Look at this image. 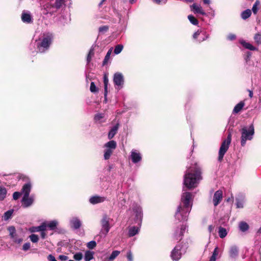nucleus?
Here are the masks:
<instances>
[{
	"instance_id": "1",
	"label": "nucleus",
	"mask_w": 261,
	"mask_h": 261,
	"mask_svg": "<svg viewBox=\"0 0 261 261\" xmlns=\"http://www.w3.org/2000/svg\"><path fill=\"white\" fill-rule=\"evenodd\" d=\"M193 195L191 193L185 192L181 197L180 204L175 214V218L179 221H187L193 204Z\"/></svg>"
},
{
	"instance_id": "2",
	"label": "nucleus",
	"mask_w": 261,
	"mask_h": 261,
	"mask_svg": "<svg viewBox=\"0 0 261 261\" xmlns=\"http://www.w3.org/2000/svg\"><path fill=\"white\" fill-rule=\"evenodd\" d=\"M201 172L197 166L188 168L184 176V185L189 189L196 187L201 179Z\"/></svg>"
},
{
	"instance_id": "3",
	"label": "nucleus",
	"mask_w": 261,
	"mask_h": 261,
	"mask_svg": "<svg viewBox=\"0 0 261 261\" xmlns=\"http://www.w3.org/2000/svg\"><path fill=\"white\" fill-rule=\"evenodd\" d=\"M53 39V35L50 33L43 34L37 41V48L39 52L44 53L48 49Z\"/></svg>"
},
{
	"instance_id": "4",
	"label": "nucleus",
	"mask_w": 261,
	"mask_h": 261,
	"mask_svg": "<svg viewBox=\"0 0 261 261\" xmlns=\"http://www.w3.org/2000/svg\"><path fill=\"white\" fill-rule=\"evenodd\" d=\"M254 134V129L252 124L248 127H244L241 130V144L244 146L247 140H251Z\"/></svg>"
},
{
	"instance_id": "5",
	"label": "nucleus",
	"mask_w": 261,
	"mask_h": 261,
	"mask_svg": "<svg viewBox=\"0 0 261 261\" xmlns=\"http://www.w3.org/2000/svg\"><path fill=\"white\" fill-rule=\"evenodd\" d=\"M231 140V135L230 133H229L228 135L227 138L226 140H224L221 145L219 151V158L218 159L219 161H221L223 158V156L225 153L227 151L229 146L230 144Z\"/></svg>"
},
{
	"instance_id": "6",
	"label": "nucleus",
	"mask_w": 261,
	"mask_h": 261,
	"mask_svg": "<svg viewBox=\"0 0 261 261\" xmlns=\"http://www.w3.org/2000/svg\"><path fill=\"white\" fill-rule=\"evenodd\" d=\"M109 219V218L106 215H105L100 221L101 225V232L105 235L107 234L111 228Z\"/></svg>"
},
{
	"instance_id": "7",
	"label": "nucleus",
	"mask_w": 261,
	"mask_h": 261,
	"mask_svg": "<svg viewBox=\"0 0 261 261\" xmlns=\"http://www.w3.org/2000/svg\"><path fill=\"white\" fill-rule=\"evenodd\" d=\"M113 81L116 88L118 90L120 89L123 87L124 83V79L122 74L119 72L115 73Z\"/></svg>"
},
{
	"instance_id": "8",
	"label": "nucleus",
	"mask_w": 261,
	"mask_h": 261,
	"mask_svg": "<svg viewBox=\"0 0 261 261\" xmlns=\"http://www.w3.org/2000/svg\"><path fill=\"white\" fill-rule=\"evenodd\" d=\"M181 247L180 245H176L171 253V257L173 260L178 261L181 257Z\"/></svg>"
},
{
	"instance_id": "9",
	"label": "nucleus",
	"mask_w": 261,
	"mask_h": 261,
	"mask_svg": "<svg viewBox=\"0 0 261 261\" xmlns=\"http://www.w3.org/2000/svg\"><path fill=\"white\" fill-rule=\"evenodd\" d=\"M186 226L184 225H180V227H177L173 233V237L176 240H180L182 237L186 232Z\"/></svg>"
},
{
	"instance_id": "10",
	"label": "nucleus",
	"mask_w": 261,
	"mask_h": 261,
	"mask_svg": "<svg viewBox=\"0 0 261 261\" xmlns=\"http://www.w3.org/2000/svg\"><path fill=\"white\" fill-rule=\"evenodd\" d=\"M34 195H27L22 196V198L21 200L22 205L24 207H28L30 206L33 204L34 201Z\"/></svg>"
},
{
	"instance_id": "11",
	"label": "nucleus",
	"mask_w": 261,
	"mask_h": 261,
	"mask_svg": "<svg viewBox=\"0 0 261 261\" xmlns=\"http://www.w3.org/2000/svg\"><path fill=\"white\" fill-rule=\"evenodd\" d=\"M130 159L134 163L136 164L141 161L142 155L139 151L133 149L130 152Z\"/></svg>"
},
{
	"instance_id": "12",
	"label": "nucleus",
	"mask_w": 261,
	"mask_h": 261,
	"mask_svg": "<svg viewBox=\"0 0 261 261\" xmlns=\"http://www.w3.org/2000/svg\"><path fill=\"white\" fill-rule=\"evenodd\" d=\"M8 230L9 232L10 236L12 239L17 243H20L22 240L21 239H19L17 237L15 228L12 226L8 227Z\"/></svg>"
},
{
	"instance_id": "13",
	"label": "nucleus",
	"mask_w": 261,
	"mask_h": 261,
	"mask_svg": "<svg viewBox=\"0 0 261 261\" xmlns=\"http://www.w3.org/2000/svg\"><path fill=\"white\" fill-rule=\"evenodd\" d=\"M223 197V192L221 190L217 191L214 195L213 203L215 206L218 205L221 201Z\"/></svg>"
},
{
	"instance_id": "14",
	"label": "nucleus",
	"mask_w": 261,
	"mask_h": 261,
	"mask_svg": "<svg viewBox=\"0 0 261 261\" xmlns=\"http://www.w3.org/2000/svg\"><path fill=\"white\" fill-rule=\"evenodd\" d=\"M32 188V184L31 182H28L25 184L21 190V194L22 196L29 195Z\"/></svg>"
},
{
	"instance_id": "15",
	"label": "nucleus",
	"mask_w": 261,
	"mask_h": 261,
	"mask_svg": "<svg viewBox=\"0 0 261 261\" xmlns=\"http://www.w3.org/2000/svg\"><path fill=\"white\" fill-rule=\"evenodd\" d=\"M237 207L242 208L244 207L245 202V196L243 194H239L236 198Z\"/></svg>"
},
{
	"instance_id": "16",
	"label": "nucleus",
	"mask_w": 261,
	"mask_h": 261,
	"mask_svg": "<svg viewBox=\"0 0 261 261\" xmlns=\"http://www.w3.org/2000/svg\"><path fill=\"white\" fill-rule=\"evenodd\" d=\"M133 211L135 214L136 218L141 220L143 216L142 210L141 206L135 204L133 207Z\"/></svg>"
},
{
	"instance_id": "17",
	"label": "nucleus",
	"mask_w": 261,
	"mask_h": 261,
	"mask_svg": "<svg viewBox=\"0 0 261 261\" xmlns=\"http://www.w3.org/2000/svg\"><path fill=\"white\" fill-rule=\"evenodd\" d=\"M106 198L99 196H94L89 199L90 202L92 204H95L99 203H101L105 201Z\"/></svg>"
},
{
	"instance_id": "18",
	"label": "nucleus",
	"mask_w": 261,
	"mask_h": 261,
	"mask_svg": "<svg viewBox=\"0 0 261 261\" xmlns=\"http://www.w3.org/2000/svg\"><path fill=\"white\" fill-rule=\"evenodd\" d=\"M191 10L194 13H199L203 15H205L206 13L203 10L202 7L196 4H193L191 6Z\"/></svg>"
},
{
	"instance_id": "19",
	"label": "nucleus",
	"mask_w": 261,
	"mask_h": 261,
	"mask_svg": "<svg viewBox=\"0 0 261 261\" xmlns=\"http://www.w3.org/2000/svg\"><path fill=\"white\" fill-rule=\"evenodd\" d=\"M58 224V222L57 220H53L49 222H46L43 223V225H45L46 226V230H47V229L49 230L55 229Z\"/></svg>"
},
{
	"instance_id": "20",
	"label": "nucleus",
	"mask_w": 261,
	"mask_h": 261,
	"mask_svg": "<svg viewBox=\"0 0 261 261\" xmlns=\"http://www.w3.org/2000/svg\"><path fill=\"white\" fill-rule=\"evenodd\" d=\"M43 8L45 11V14H53L54 12V9H55L54 4L48 3L43 6Z\"/></svg>"
},
{
	"instance_id": "21",
	"label": "nucleus",
	"mask_w": 261,
	"mask_h": 261,
	"mask_svg": "<svg viewBox=\"0 0 261 261\" xmlns=\"http://www.w3.org/2000/svg\"><path fill=\"white\" fill-rule=\"evenodd\" d=\"M239 249L236 246H231L229 251V256L232 258L236 259L238 255Z\"/></svg>"
},
{
	"instance_id": "22",
	"label": "nucleus",
	"mask_w": 261,
	"mask_h": 261,
	"mask_svg": "<svg viewBox=\"0 0 261 261\" xmlns=\"http://www.w3.org/2000/svg\"><path fill=\"white\" fill-rule=\"evenodd\" d=\"M70 222L71 226L72 228L76 229L79 228L81 227V224H82V223H81V221H80V220L76 217L72 218L70 220Z\"/></svg>"
},
{
	"instance_id": "23",
	"label": "nucleus",
	"mask_w": 261,
	"mask_h": 261,
	"mask_svg": "<svg viewBox=\"0 0 261 261\" xmlns=\"http://www.w3.org/2000/svg\"><path fill=\"white\" fill-rule=\"evenodd\" d=\"M42 230H46V226L43 225V223L40 226L32 227L29 229V231L31 232H39Z\"/></svg>"
},
{
	"instance_id": "24",
	"label": "nucleus",
	"mask_w": 261,
	"mask_h": 261,
	"mask_svg": "<svg viewBox=\"0 0 261 261\" xmlns=\"http://www.w3.org/2000/svg\"><path fill=\"white\" fill-rule=\"evenodd\" d=\"M119 127V124H116L110 130L108 134V138L109 139H112L115 134L117 133Z\"/></svg>"
},
{
	"instance_id": "25",
	"label": "nucleus",
	"mask_w": 261,
	"mask_h": 261,
	"mask_svg": "<svg viewBox=\"0 0 261 261\" xmlns=\"http://www.w3.org/2000/svg\"><path fill=\"white\" fill-rule=\"evenodd\" d=\"M21 19L23 22L30 23L32 21L31 15L26 12H23L21 15Z\"/></svg>"
},
{
	"instance_id": "26",
	"label": "nucleus",
	"mask_w": 261,
	"mask_h": 261,
	"mask_svg": "<svg viewBox=\"0 0 261 261\" xmlns=\"http://www.w3.org/2000/svg\"><path fill=\"white\" fill-rule=\"evenodd\" d=\"M120 252L118 250H115L112 252L109 257L106 258L103 261H113L120 254Z\"/></svg>"
},
{
	"instance_id": "27",
	"label": "nucleus",
	"mask_w": 261,
	"mask_h": 261,
	"mask_svg": "<svg viewBox=\"0 0 261 261\" xmlns=\"http://www.w3.org/2000/svg\"><path fill=\"white\" fill-rule=\"evenodd\" d=\"M240 43L246 48L250 49L251 50H257L256 48L254 47L252 45H251L250 43L246 42L244 40H240Z\"/></svg>"
},
{
	"instance_id": "28",
	"label": "nucleus",
	"mask_w": 261,
	"mask_h": 261,
	"mask_svg": "<svg viewBox=\"0 0 261 261\" xmlns=\"http://www.w3.org/2000/svg\"><path fill=\"white\" fill-rule=\"evenodd\" d=\"M116 146H117L116 142L114 140L109 141L108 142L106 143L104 145V146L105 147H106L107 148L111 149V150H113L116 148Z\"/></svg>"
},
{
	"instance_id": "29",
	"label": "nucleus",
	"mask_w": 261,
	"mask_h": 261,
	"mask_svg": "<svg viewBox=\"0 0 261 261\" xmlns=\"http://www.w3.org/2000/svg\"><path fill=\"white\" fill-rule=\"evenodd\" d=\"M239 227L241 231L245 232L248 230L249 227L246 222L242 221L239 223Z\"/></svg>"
},
{
	"instance_id": "30",
	"label": "nucleus",
	"mask_w": 261,
	"mask_h": 261,
	"mask_svg": "<svg viewBox=\"0 0 261 261\" xmlns=\"http://www.w3.org/2000/svg\"><path fill=\"white\" fill-rule=\"evenodd\" d=\"M245 103L243 101H241L238 103L234 108L233 113H239L244 107Z\"/></svg>"
},
{
	"instance_id": "31",
	"label": "nucleus",
	"mask_w": 261,
	"mask_h": 261,
	"mask_svg": "<svg viewBox=\"0 0 261 261\" xmlns=\"http://www.w3.org/2000/svg\"><path fill=\"white\" fill-rule=\"evenodd\" d=\"M94 252L91 251H87L85 253L84 259L85 261H90L93 258Z\"/></svg>"
},
{
	"instance_id": "32",
	"label": "nucleus",
	"mask_w": 261,
	"mask_h": 261,
	"mask_svg": "<svg viewBox=\"0 0 261 261\" xmlns=\"http://www.w3.org/2000/svg\"><path fill=\"white\" fill-rule=\"evenodd\" d=\"M139 228L136 226H133L129 228L128 234L129 237H133L139 232Z\"/></svg>"
},
{
	"instance_id": "33",
	"label": "nucleus",
	"mask_w": 261,
	"mask_h": 261,
	"mask_svg": "<svg viewBox=\"0 0 261 261\" xmlns=\"http://www.w3.org/2000/svg\"><path fill=\"white\" fill-rule=\"evenodd\" d=\"M7 195V190L5 188L0 186V200H3Z\"/></svg>"
},
{
	"instance_id": "34",
	"label": "nucleus",
	"mask_w": 261,
	"mask_h": 261,
	"mask_svg": "<svg viewBox=\"0 0 261 261\" xmlns=\"http://www.w3.org/2000/svg\"><path fill=\"white\" fill-rule=\"evenodd\" d=\"M103 83L105 85V96L106 97L108 92V85L109 83L108 77L106 74H105L103 76Z\"/></svg>"
},
{
	"instance_id": "35",
	"label": "nucleus",
	"mask_w": 261,
	"mask_h": 261,
	"mask_svg": "<svg viewBox=\"0 0 261 261\" xmlns=\"http://www.w3.org/2000/svg\"><path fill=\"white\" fill-rule=\"evenodd\" d=\"M251 14V11L249 9H247L243 11L241 14V17L243 19H246L249 18Z\"/></svg>"
},
{
	"instance_id": "36",
	"label": "nucleus",
	"mask_w": 261,
	"mask_h": 261,
	"mask_svg": "<svg viewBox=\"0 0 261 261\" xmlns=\"http://www.w3.org/2000/svg\"><path fill=\"white\" fill-rule=\"evenodd\" d=\"M218 250H219V248L218 247H216L215 248V249L213 251V254L211 256V257H210L209 261H216L217 256H218V253H219Z\"/></svg>"
},
{
	"instance_id": "37",
	"label": "nucleus",
	"mask_w": 261,
	"mask_h": 261,
	"mask_svg": "<svg viewBox=\"0 0 261 261\" xmlns=\"http://www.w3.org/2000/svg\"><path fill=\"white\" fill-rule=\"evenodd\" d=\"M13 210H10L7 212H6L3 216V218L5 221H7L9 220L10 218H11L13 213Z\"/></svg>"
},
{
	"instance_id": "38",
	"label": "nucleus",
	"mask_w": 261,
	"mask_h": 261,
	"mask_svg": "<svg viewBox=\"0 0 261 261\" xmlns=\"http://www.w3.org/2000/svg\"><path fill=\"white\" fill-rule=\"evenodd\" d=\"M218 233L221 238H224L227 234L226 229L222 227H219Z\"/></svg>"
},
{
	"instance_id": "39",
	"label": "nucleus",
	"mask_w": 261,
	"mask_h": 261,
	"mask_svg": "<svg viewBox=\"0 0 261 261\" xmlns=\"http://www.w3.org/2000/svg\"><path fill=\"white\" fill-rule=\"evenodd\" d=\"M112 153H113V150H111V149L107 148V149L105 151V153H104L105 159L108 160L110 158Z\"/></svg>"
},
{
	"instance_id": "40",
	"label": "nucleus",
	"mask_w": 261,
	"mask_h": 261,
	"mask_svg": "<svg viewBox=\"0 0 261 261\" xmlns=\"http://www.w3.org/2000/svg\"><path fill=\"white\" fill-rule=\"evenodd\" d=\"M188 18L190 22L194 25H197L198 24V21L192 15H190L188 16Z\"/></svg>"
},
{
	"instance_id": "41",
	"label": "nucleus",
	"mask_w": 261,
	"mask_h": 261,
	"mask_svg": "<svg viewBox=\"0 0 261 261\" xmlns=\"http://www.w3.org/2000/svg\"><path fill=\"white\" fill-rule=\"evenodd\" d=\"M64 3L63 0H56L54 6L56 9H58L61 7Z\"/></svg>"
},
{
	"instance_id": "42",
	"label": "nucleus",
	"mask_w": 261,
	"mask_h": 261,
	"mask_svg": "<svg viewBox=\"0 0 261 261\" xmlns=\"http://www.w3.org/2000/svg\"><path fill=\"white\" fill-rule=\"evenodd\" d=\"M123 48V46L122 45H121V44L117 45L114 49V53L116 55L119 54V53H120L121 52Z\"/></svg>"
},
{
	"instance_id": "43",
	"label": "nucleus",
	"mask_w": 261,
	"mask_h": 261,
	"mask_svg": "<svg viewBox=\"0 0 261 261\" xmlns=\"http://www.w3.org/2000/svg\"><path fill=\"white\" fill-rule=\"evenodd\" d=\"M83 257V254L81 252H77L75 253L73 255V258L77 260L80 261Z\"/></svg>"
},
{
	"instance_id": "44",
	"label": "nucleus",
	"mask_w": 261,
	"mask_h": 261,
	"mask_svg": "<svg viewBox=\"0 0 261 261\" xmlns=\"http://www.w3.org/2000/svg\"><path fill=\"white\" fill-rule=\"evenodd\" d=\"M259 4H260V2L258 0L256 1L255 2V3L254 4L252 9V10L254 14H256L257 13V12L258 11L257 7L259 6Z\"/></svg>"
},
{
	"instance_id": "45",
	"label": "nucleus",
	"mask_w": 261,
	"mask_h": 261,
	"mask_svg": "<svg viewBox=\"0 0 261 261\" xmlns=\"http://www.w3.org/2000/svg\"><path fill=\"white\" fill-rule=\"evenodd\" d=\"M94 48L92 46L90 50H89V54L88 55V57H87V61L88 62H89L91 59V58L92 57V56L94 55Z\"/></svg>"
},
{
	"instance_id": "46",
	"label": "nucleus",
	"mask_w": 261,
	"mask_h": 261,
	"mask_svg": "<svg viewBox=\"0 0 261 261\" xmlns=\"http://www.w3.org/2000/svg\"><path fill=\"white\" fill-rule=\"evenodd\" d=\"M30 239L31 241L33 243H37L39 240L38 236L36 234H31L30 236Z\"/></svg>"
},
{
	"instance_id": "47",
	"label": "nucleus",
	"mask_w": 261,
	"mask_h": 261,
	"mask_svg": "<svg viewBox=\"0 0 261 261\" xmlns=\"http://www.w3.org/2000/svg\"><path fill=\"white\" fill-rule=\"evenodd\" d=\"M90 89L91 92H93V93H95L98 91V89L96 87L94 82H91V85H90Z\"/></svg>"
},
{
	"instance_id": "48",
	"label": "nucleus",
	"mask_w": 261,
	"mask_h": 261,
	"mask_svg": "<svg viewBox=\"0 0 261 261\" xmlns=\"http://www.w3.org/2000/svg\"><path fill=\"white\" fill-rule=\"evenodd\" d=\"M96 242L94 241H92L88 243L87 246L88 248L92 249L96 246Z\"/></svg>"
},
{
	"instance_id": "49",
	"label": "nucleus",
	"mask_w": 261,
	"mask_h": 261,
	"mask_svg": "<svg viewBox=\"0 0 261 261\" xmlns=\"http://www.w3.org/2000/svg\"><path fill=\"white\" fill-rule=\"evenodd\" d=\"M254 39L257 44H261V34H256L254 36Z\"/></svg>"
},
{
	"instance_id": "50",
	"label": "nucleus",
	"mask_w": 261,
	"mask_h": 261,
	"mask_svg": "<svg viewBox=\"0 0 261 261\" xmlns=\"http://www.w3.org/2000/svg\"><path fill=\"white\" fill-rule=\"evenodd\" d=\"M104 117V115L103 114L100 113L97 114L95 116V120L96 121H99L101 119L103 118Z\"/></svg>"
},
{
	"instance_id": "51",
	"label": "nucleus",
	"mask_w": 261,
	"mask_h": 261,
	"mask_svg": "<svg viewBox=\"0 0 261 261\" xmlns=\"http://www.w3.org/2000/svg\"><path fill=\"white\" fill-rule=\"evenodd\" d=\"M21 193L19 192H15L13 194V198L14 200H17L21 195Z\"/></svg>"
},
{
	"instance_id": "52",
	"label": "nucleus",
	"mask_w": 261,
	"mask_h": 261,
	"mask_svg": "<svg viewBox=\"0 0 261 261\" xmlns=\"http://www.w3.org/2000/svg\"><path fill=\"white\" fill-rule=\"evenodd\" d=\"M127 258L128 260V261H133V257L132 253L130 251H129L127 253Z\"/></svg>"
},
{
	"instance_id": "53",
	"label": "nucleus",
	"mask_w": 261,
	"mask_h": 261,
	"mask_svg": "<svg viewBox=\"0 0 261 261\" xmlns=\"http://www.w3.org/2000/svg\"><path fill=\"white\" fill-rule=\"evenodd\" d=\"M227 38L229 40H233L236 38V36L234 34H230L227 36Z\"/></svg>"
},
{
	"instance_id": "54",
	"label": "nucleus",
	"mask_w": 261,
	"mask_h": 261,
	"mask_svg": "<svg viewBox=\"0 0 261 261\" xmlns=\"http://www.w3.org/2000/svg\"><path fill=\"white\" fill-rule=\"evenodd\" d=\"M30 248V244L29 243H25L23 245V249L25 251L28 250Z\"/></svg>"
},
{
	"instance_id": "55",
	"label": "nucleus",
	"mask_w": 261,
	"mask_h": 261,
	"mask_svg": "<svg viewBox=\"0 0 261 261\" xmlns=\"http://www.w3.org/2000/svg\"><path fill=\"white\" fill-rule=\"evenodd\" d=\"M153 2L157 4H165L166 0H152Z\"/></svg>"
},
{
	"instance_id": "56",
	"label": "nucleus",
	"mask_w": 261,
	"mask_h": 261,
	"mask_svg": "<svg viewBox=\"0 0 261 261\" xmlns=\"http://www.w3.org/2000/svg\"><path fill=\"white\" fill-rule=\"evenodd\" d=\"M108 30V27L107 26H103L101 27H100L99 28V32H106Z\"/></svg>"
},
{
	"instance_id": "57",
	"label": "nucleus",
	"mask_w": 261,
	"mask_h": 261,
	"mask_svg": "<svg viewBox=\"0 0 261 261\" xmlns=\"http://www.w3.org/2000/svg\"><path fill=\"white\" fill-rule=\"evenodd\" d=\"M59 258L60 260H66L68 259V256H66V255H61L59 256Z\"/></svg>"
},
{
	"instance_id": "58",
	"label": "nucleus",
	"mask_w": 261,
	"mask_h": 261,
	"mask_svg": "<svg viewBox=\"0 0 261 261\" xmlns=\"http://www.w3.org/2000/svg\"><path fill=\"white\" fill-rule=\"evenodd\" d=\"M47 258H48V259L49 261H57V260L56 259L55 257L53 255H52L51 254H49Z\"/></svg>"
},
{
	"instance_id": "59",
	"label": "nucleus",
	"mask_w": 261,
	"mask_h": 261,
	"mask_svg": "<svg viewBox=\"0 0 261 261\" xmlns=\"http://www.w3.org/2000/svg\"><path fill=\"white\" fill-rule=\"evenodd\" d=\"M111 50H109L105 57V60H104V62H105L107 60L109 59L110 56V55H111Z\"/></svg>"
},
{
	"instance_id": "60",
	"label": "nucleus",
	"mask_w": 261,
	"mask_h": 261,
	"mask_svg": "<svg viewBox=\"0 0 261 261\" xmlns=\"http://www.w3.org/2000/svg\"><path fill=\"white\" fill-rule=\"evenodd\" d=\"M201 31H197L196 32H195L193 35V38L194 39H197L198 36L200 34Z\"/></svg>"
},
{
	"instance_id": "61",
	"label": "nucleus",
	"mask_w": 261,
	"mask_h": 261,
	"mask_svg": "<svg viewBox=\"0 0 261 261\" xmlns=\"http://www.w3.org/2000/svg\"><path fill=\"white\" fill-rule=\"evenodd\" d=\"M46 230H42L41 231V236L42 239H44L46 236V233H45Z\"/></svg>"
},
{
	"instance_id": "62",
	"label": "nucleus",
	"mask_w": 261,
	"mask_h": 261,
	"mask_svg": "<svg viewBox=\"0 0 261 261\" xmlns=\"http://www.w3.org/2000/svg\"><path fill=\"white\" fill-rule=\"evenodd\" d=\"M214 227L213 226V225H210L208 226V231L211 233L213 230H214Z\"/></svg>"
},
{
	"instance_id": "63",
	"label": "nucleus",
	"mask_w": 261,
	"mask_h": 261,
	"mask_svg": "<svg viewBox=\"0 0 261 261\" xmlns=\"http://www.w3.org/2000/svg\"><path fill=\"white\" fill-rule=\"evenodd\" d=\"M233 200V197L232 196L231 198H229L227 199V201L229 202H232Z\"/></svg>"
},
{
	"instance_id": "64",
	"label": "nucleus",
	"mask_w": 261,
	"mask_h": 261,
	"mask_svg": "<svg viewBox=\"0 0 261 261\" xmlns=\"http://www.w3.org/2000/svg\"><path fill=\"white\" fill-rule=\"evenodd\" d=\"M203 3L205 4H208L210 3V0H203Z\"/></svg>"
}]
</instances>
